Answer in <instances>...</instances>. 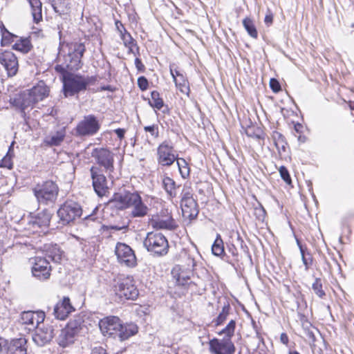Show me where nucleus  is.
Listing matches in <instances>:
<instances>
[{
    "label": "nucleus",
    "mask_w": 354,
    "mask_h": 354,
    "mask_svg": "<svg viewBox=\"0 0 354 354\" xmlns=\"http://www.w3.org/2000/svg\"><path fill=\"white\" fill-rule=\"evenodd\" d=\"M91 156L96 163L104 168L106 173L111 175L115 169L114 153L106 148H95L93 149Z\"/></svg>",
    "instance_id": "1a4fd4ad"
},
{
    "label": "nucleus",
    "mask_w": 354,
    "mask_h": 354,
    "mask_svg": "<svg viewBox=\"0 0 354 354\" xmlns=\"http://www.w3.org/2000/svg\"><path fill=\"white\" fill-rule=\"evenodd\" d=\"M100 124L94 115H88L84 117L76 127V133L80 136H90L97 133Z\"/></svg>",
    "instance_id": "9b49d317"
},
{
    "label": "nucleus",
    "mask_w": 354,
    "mask_h": 354,
    "mask_svg": "<svg viewBox=\"0 0 354 354\" xmlns=\"http://www.w3.org/2000/svg\"><path fill=\"white\" fill-rule=\"evenodd\" d=\"M66 136V128H59L55 132H52L44 139V143L49 147L59 146Z\"/></svg>",
    "instance_id": "bb28decb"
},
{
    "label": "nucleus",
    "mask_w": 354,
    "mask_h": 354,
    "mask_svg": "<svg viewBox=\"0 0 354 354\" xmlns=\"http://www.w3.org/2000/svg\"><path fill=\"white\" fill-rule=\"evenodd\" d=\"M114 291L120 299L124 300H136L139 295L135 281L130 276L120 279L114 285Z\"/></svg>",
    "instance_id": "0eeeda50"
},
{
    "label": "nucleus",
    "mask_w": 354,
    "mask_h": 354,
    "mask_svg": "<svg viewBox=\"0 0 354 354\" xmlns=\"http://www.w3.org/2000/svg\"><path fill=\"white\" fill-rule=\"evenodd\" d=\"M270 87L274 93H277L281 89V85H280L279 81L274 78L270 79Z\"/></svg>",
    "instance_id": "5fc2aeb1"
},
{
    "label": "nucleus",
    "mask_w": 354,
    "mask_h": 354,
    "mask_svg": "<svg viewBox=\"0 0 354 354\" xmlns=\"http://www.w3.org/2000/svg\"><path fill=\"white\" fill-rule=\"evenodd\" d=\"M27 340L25 337L12 339L6 342V354H27Z\"/></svg>",
    "instance_id": "5701e85b"
},
{
    "label": "nucleus",
    "mask_w": 354,
    "mask_h": 354,
    "mask_svg": "<svg viewBox=\"0 0 354 354\" xmlns=\"http://www.w3.org/2000/svg\"><path fill=\"white\" fill-rule=\"evenodd\" d=\"M0 64L6 71L8 77H13L17 73L19 69L18 59L12 52H1Z\"/></svg>",
    "instance_id": "f3484780"
},
{
    "label": "nucleus",
    "mask_w": 354,
    "mask_h": 354,
    "mask_svg": "<svg viewBox=\"0 0 354 354\" xmlns=\"http://www.w3.org/2000/svg\"><path fill=\"white\" fill-rule=\"evenodd\" d=\"M115 26L117 31L119 32L120 35L122 34L127 32L126 28H124V25L120 20H115Z\"/></svg>",
    "instance_id": "6e6d98bb"
},
{
    "label": "nucleus",
    "mask_w": 354,
    "mask_h": 354,
    "mask_svg": "<svg viewBox=\"0 0 354 354\" xmlns=\"http://www.w3.org/2000/svg\"><path fill=\"white\" fill-rule=\"evenodd\" d=\"M90 173L95 192L100 197L105 196L109 189L106 176L102 174L100 168L95 166L91 167Z\"/></svg>",
    "instance_id": "ddd939ff"
},
{
    "label": "nucleus",
    "mask_w": 354,
    "mask_h": 354,
    "mask_svg": "<svg viewBox=\"0 0 354 354\" xmlns=\"http://www.w3.org/2000/svg\"><path fill=\"white\" fill-rule=\"evenodd\" d=\"M312 289L318 297L323 299L326 296V292L323 290V285L320 278H316L315 279L312 285Z\"/></svg>",
    "instance_id": "79ce46f5"
},
{
    "label": "nucleus",
    "mask_w": 354,
    "mask_h": 354,
    "mask_svg": "<svg viewBox=\"0 0 354 354\" xmlns=\"http://www.w3.org/2000/svg\"><path fill=\"white\" fill-rule=\"evenodd\" d=\"M176 159L177 157L174 153L172 146L166 142L161 143L158 146L157 149V161L159 165L164 167H169Z\"/></svg>",
    "instance_id": "2eb2a0df"
},
{
    "label": "nucleus",
    "mask_w": 354,
    "mask_h": 354,
    "mask_svg": "<svg viewBox=\"0 0 354 354\" xmlns=\"http://www.w3.org/2000/svg\"><path fill=\"white\" fill-rule=\"evenodd\" d=\"M75 334L71 332L66 327L61 330L58 337V344L59 346L65 348L74 342Z\"/></svg>",
    "instance_id": "7c9ffc66"
},
{
    "label": "nucleus",
    "mask_w": 354,
    "mask_h": 354,
    "mask_svg": "<svg viewBox=\"0 0 354 354\" xmlns=\"http://www.w3.org/2000/svg\"><path fill=\"white\" fill-rule=\"evenodd\" d=\"M13 145L14 142H12L10 145L6 155L1 159L0 162L1 167H5L8 169L12 168L13 164L12 161V158L13 156Z\"/></svg>",
    "instance_id": "ea45409f"
},
{
    "label": "nucleus",
    "mask_w": 354,
    "mask_h": 354,
    "mask_svg": "<svg viewBox=\"0 0 354 354\" xmlns=\"http://www.w3.org/2000/svg\"><path fill=\"white\" fill-rule=\"evenodd\" d=\"M90 354H108L106 349L102 346L94 347Z\"/></svg>",
    "instance_id": "13d9d810"
},
{
    "label": "nucleus",
    "mask_w": 354,
    "mask_h": 354,
    "mask_svg": "<svg viewBox=\"0 0 354 354\" xmlns=\"http://www.w3.org/2000/svg\"><path fill=\"white\" fill-rule=\"evenodd\" d=\"M170 73L172 76V78L174 80V82H175V84L176 87L179 89V91L186 94L187 95H189L190 89H189V85L188 81L185 78L183 75H180V77H176L174 75V72L172 68H170Z\"/></svg>",
    "instance_id": "2f4dec72"
},
{
    "label": "nucleus",
    "mask_w": 354,
    "mask_h": 354,
    "mask_svg": "<svg viewBox=\"0 0 354 354\" xmlns=\"http://www.w3.org/2000/svg\"><path fill=\"white\" fill-rule=\"evenodd\" d=\"M232 308L229 302H225L222 308L221 312L218 314L217 317L214 320L216 326L222 325L227 319Z\"/></svg>",
    "instance_id": "f704fd0d"
},
{
    "label": "nucleus",
    "mask_w": 354,
    "mask_h": 354,
    "mask_svg": "<svg viewBox=\"0 0 354 354\" xmlns=\"http://www.w3.org/2000/svg\"><path fill=\"white\" fill-rule=\"evenodd\" d=\"M114 131H115V134L117 135V136L120 140L122 139L124 137L125 129H121V128H118V129H115Z\"/></svg>",
    "instance_id": "0e129e2a"
},
{
    "label": "nucleus",
    "mask_w": 354,
    "mask_h": 354,
    "mask_svg": "<svg viewBox=\"0 0 354 354\" xmlns=\"http://www.w3.org/2000/svg\"><path fill=\"white\" fill-rule=\"evenodd\" d=\"M190 273L186 272L179 266H176L171 270V274L178 286L186 287L192 282L190 281Z\"/></svg>",
    "instance_id": "a878e982"
},
{
    "label": "nucleus",
    "mask_w": 354,
    "mask_h": 354,
    "mask_svg": "<svg viewBox=\"0 0 354 354\" xmlns=\"http://www.w3.org/2000/svg\"><path fill=\"white\" fill-rule=\"evenodd\" d=\"M193 195H194V194H193L192 188L187 185H184L183 188L181 192L180 201H185L194 199Z\"/></svg>",
    "instance_id": "49530a36"
},
{
    "label": "nucleus",
    "mask_w": 354,
    "mask_h": 354,
    "mask_svg": "<svg viewBox=\"0 0 354 354\" xmlns=\"http://www.w3.org/2000/svg\"><path fill=\"white\" fill-rule=\"evenodd\" d=\"M32 47V46L28 37H20L12 46V49L26 54L31 50Z\"/></svg>",
    "instance_id": "473e14b6"
},
{
    "label": "nucleus",
    "mask_w": 354,
    "mask_h": 354,
    "mask_svg": "<svg viewBox=\"0 0 354 354\" xmlns=\"http://www.w3.org/2000/svg\"><path fill=\"white\" fill-rule=\"evenodd\" d=\"M280 341L283 344L288 345L289 342V338L286 333H282L280 335Z\"/></svg>",
    "instance_id": "052dcab7"
},
{
    "label": "nucleus",
    "mask_w": 354,
    "mask_h": 354,
    "mask_svg": "<svg viewBox=\"0 0 354 354\" xmlns=\"http://www.w3.org/2000/svg\"><path fill=\"white\" fill-rule=\"evenodd\" d=\"M74 310L75 308L71 305L69 297H64L61 301L54 306L53 315L56 319L64 320Z\"/></svg>",
    "instance_id": "412c9836"
},
{
    "label": "nucleus",
    "mask_w": 354,
    "mask_h": 354,
    "mask_svg": "<svg viewBox=\"0 0 354 354\" xmlns=\"http://www.w3.org/2000/svg\"><path fill=\"white\" fill-rule=\"evenodd\" d=\"M254 214L257 219L261 221H263L266 217V212L263 207L260 204L259 207L254 209Z\"/></svg>",
    "instance_id": "8fccbe9b"
},
{
    "label": "nucleus",
    "mask_w": 354,
    "mask_h": 354,
    "mask_svg": "<svg viewBox=\"0 0 354 354\" xmlns=\"http://www.w3.org/2000/svg\"><path fill=\"white\" fill-rule=\"evenodd\" d=\"M115 253L120 264L129 268H133L137 265L134 251L127 244L120 242L117 243Z\"/></svg>",
    "instance_id": "9d476101"
},
{
    "label": "nucleus",
    "mask_w": 354,
    "mask_h": 354,
    "mask_svg": "<svg viewBox=\"0 0 354 354\" xmlns=\"http://www.w3.org/2000/svg\"><path fill=\"white\" fill-rule=\"evenodd\" d=\"M85 50V46L82 43H71L68 46V52L64 57V63L57 64L55 67V71L61 75L62 82L67 74H72L71 71H77L82 68V58Z\"/></svg>",
    "instance_id": "f257e3e1"
},
{
    "label": "nucleus",
    "mask_w": 354,
    "mask_h": 354,
    "mask_svg": "<svg viewBox=\"0 0 354 354\" xmlns=\"http://www.w3.org/2000/svg\"><path fill=\"white\" fill-rule=\"evenodd\" d=\"M102 228L104 231H121L123 230L125 232L128 229V225H102Z\"/></svg>",
    "instance_id": "3c124183"
},
{
    "label": "nucleus",
    "mask_w": 354,
    "mask_h": 354,
    "mask_svg": "<svg viewBox=\"0 0 354 354\" xmlns=\"http://www.w3.org/2000/svg\"><path fill=\"white\" fill-rule=\"evenodd\" d=\"M30 8L33 21L35 24L42 20V3L40 0H28Z\"/></svg>",
    "instance_id": "c756f323"
},
{
    "label": "nucleus",
    "mask_w": 354,
    "mask_h": 354,
    "mask_svg": "<svg viewBox=\"0 0 354 354\" xmlns=\"http://www.w3.org/2000/svg\"><path fill=\"white\" fill-rule=\"evenodd\" d=\"M46 96L45 88L35 86L30 90L19 93L13 98L12 103L21 109L22 116L25 117V110L28 107H32L35 103L41 101Z\"/></svg>",
    "instance_id": "20e7f679"
},
{
    "label": "nucleus",
    "mask_w": 354,
    "mask_h": 354,
    "mask_svg": "<svg viewBox=\"0 0 354 354\" xmlns=\"http://www.w3.org/2000/svg\"><path fill=\"white\" fill-rule=\"evenodd\" d=\"M138 86L142 91L147 90L149 86L147 79L144 76L139 77L138 78Z\"/></svg>",
    "instance_id": "864d4df0"
},
{
    "label": "nucleus",
    "mask_w": 354,
    "mask_h": 354,
    "mask_svg": "<svg viewBox=\"0 0 354 354\" xmlns=\"http://www.w3.org/2000/svg\"><path fill=\"white\" fill-rule=\"evenodd\" d=\"M302 262L305 266V270L307 271L313 265V259L312 254L307 250L300 252Z\"/></svg>",
    "instance_id": "c03bdc74"
},
{
    "label": "nucleus",
    "mask_w": 354,
    "mask_h": 354,
    "mask_svg": "<svg viewBox=\"0 0 354 354\" xmlns=\"http://www.w3.org/2000/svg\"><path fill=\"white\" fill-rule=\"evenodd\" d=\"M236 328V321L231 319L227 326L218 332L219 335H224L223 339L213 338L209 342V351L214 354H234L235 346L232 341Z\"/></svg>",
    "instance_id": "f03ea898"
},
{
    "label": "nucleus",
    "mask_w": 354,
    "mask_h": 354,
    "mask_svg": "<svg viewBox=\"0 0 354 354\" xmlns=\"http://www.w3.org/2000/svg\"><path fill=\"white\" fill-rule=\"evenodd\" d=\"M33 311H24L21 314V322L23 324L29 326V330L36 328Z\"/></svg>",
    "instance_id": "58836bf2"
},
{
    "label": "nucleus",
    "mask_w": 354,
    "mask_h": 354,
    "mask_svg": "<svg viewBox=\"0 0 354 354\" xmlns=\"http://www.w3.org/2000/svg\"><path fill=\"white\" fill-rule=\"evenodd\" d=\"M84 321L82 319V317L77 316L75 317L74 319H71L67 325L66 326V328H68V330L71 332L74 333L75 335H77L80 331L82 329Z\"/></svg>",
    "instance_id": "72a5a7b5"
},
{
    "label": "nucleus",
    "mask_w": 354,
    "mask_h": 354,
    "mask_svg": "<svg viewBox=\"0 0 354 354\" xmlns=\"http://www.w3.org/2000/svg\"><path fill=\"white\" fill-rule=\"evenodd\" d=\"M274 142L276 143L281 142V140H285V138L281 133L275 132L274 134Z\"/></svg>",
    "instance_id": "e2e57ef3"
},
{
    "label": "nucleus",
    "mask_w": 354,
    "mask_h": 354,
    "mask_svg": "<svg viewBox=\"0 0 354 354\" xmlns=\"http://www.w3.org/2000/svg\"><path fill=\"white\" fill-rule=\"evenodd\" d=\"M121 319L116 316H108L101 319L99 328L104 336L117 339V332L120 326Z\"/></svg>",
    "instance_id": "4468645a"
},
{
    "label": "nucleus",
    "mask_w": 354,
    "mask_h": 354,
    "mask_svg": "<svg viewBox=\"0 0 354 354\" xmlns=\"http://www.w3.org/2000/svg\"><path fill=\"white\" fill-rule=\"evenodd\" d=\"M96 219H97V217L93 214L86 215L84 218V221L86 223V225H88L89 221L94 222Z\"/></svg>",
    "instance_id": "680f3d73"
},
{
    "label": "nucleus",
    "mask_w": 354,
    "mask_h": 354,
    "mask_svg": "<svg viewBox=\"0 0 354 354\" xmlns=\"http://www.w3.org/2000/svg\"><path fill=\"white\" fill-rule=\"evenodd\" d=\"M132 203L131 207L132 210L131 215L132 217H143L147 214L148 207L142 203L140 196L137 193V198Z\"/></svg>",
    "instance_id": "cd10ccee"
},
{
    "label": "nucleus",
    "mask_w": 354,
    "mask_h": 354,
    "mask_svg": "<svg viewBox=\"0 0 354 354\" xmlns=\"http://www.w3.org/2000/svg\"><path fill=\"white\" fill-rule=\"evenodd\" d=\"M149 225L156 230H174L178 227L171 216H153L149 220Z\"/></svg>",
    "instance_id": "6ab92c4d"
},
{
    "label": "nucleus",
    "mask_w": 354,
    "mask_h": 354,
    "mask_svg": "<svg viewBox=\"0 0 354 354\" xmlns=\"http://www.w3.org/2000/svg\"><path fill=\"white\" fill-rule=\"evenodd\" d=\"M36 330L32 335V341L38 346H44L48 344L53 338L54 328L53 326L48 324H43L41 326L35 328Z\"/></svg>",
    "instance_id": "dca6fc26"
},
{
    "label": "nucleus",
    "mask_w": 354,
    "mask_h": 354,
    "mask_svg": "<svg viewBox=\"0 0 354 354\" xmlns=\"http://www.w3.org/2000/svg\"><path fill=\"white\" fill-rule=\"evenodd\" d=\"M57 216L62 225H68L82 214L81 205L72 200L66 201L57 210Z\"/></svg>",
    "instance_id": "6e6552de"
},
{
    "label": "nucleus",
    "mask_w": 354,
    "mask_h": 354,
    "mask_svg": "<svg viewBox=\"0 0 354 354\" xmlns=\"http://www.w3.org/2000/svg\"><path fill=\"white\" fill-rule=\"evenodd\" d=\"M138 330V328L136 324L132 322L124 324L121 320L120 326L118 327V331L117 332V338L120 341H124L136 335Z\"/></svg>",
    "instance_id": "b1692460"
},
{
    "label": "nucleus",
    "mask_w": 354,
    "mask_h": 354,
    "mask_svg": "<svg viewBox=\"0 0 354 354\" xmlns=\"http://www.w3.org/2000/svg\"><path fill=\"white\" fill-rule=\"evenodd\" d=\"M287 145V143L286 142L285 140H281V142H276V147L277 149H278L279 152L281 153V151H286V145Z\"/></svg>",
    "instance_id": "bf43d9fd"
},
{
    "label": "nucleus",
    "mask_w": 354,
    "mask_h": 354,
    "mask_svg": "<svg viewBox=\"0 0 354 354\" xmlns=\"http://www.w3.org/2000/svg\"><path fill=\"white\" fill-rule=\"evenodd\" d=\"M17 39L18 36L9 32H6L1 36V46H7L14 41V39Z\"/></svg>",
    "instance_id": "a18cd8bd"
},
{
    "label": "nucleus",
    "mask_w": 354,
    "mask_h": 354,
    "mask_svg": "<svg viewBox=\"0 0 354 354\" xmlns=\"http://www.w3.org/2000/svg\"><path fill=\"white\" fill-rule=\"evenodd\" d=\"M176 160L179 172L182 178H186L189 175V167L188 166V164L183 158H178Z\"/></svg>",
    "instance_id": "37998d69"
},
{
    "label": "nucleus",
    "mask_w": 354,
    "mask_h": 354,
    "mask_svg": "<svg viewBox=\"0 0 354 354\" xmlns=\"http://www.w3.org/2000/svg\"><path fill=\"white\" fill-rule=\"evenodd\" d=\"M52 214L48 209H44L35 215H31L28 224L32 230L37 231L40 228H47L50 224Z\"/></svg>",
    "instance_id": "a211bd4d"
},
{
    "label": "nucleus",
    "mask_w": 354,
    "mask_h": 354,
    "mask_svg": "<svg viewBox=\"0 0 354 354\" xmlns=\"http://www.w3.org/2000/svg\"><path fill=\"white\" fill-rule=\"evenodd\" d=\"M252 128H250L248 130H247L246 133H247V135L248 136H250V137H254V138H257L258 139H261L262 138V136L261 135V130L259 128H257V133L252 132Z\"/></svg>",
    "instance_id": "4d7b16f0"
},
{
    "label": "nucleus",
    "mask_w": 354,
    "mask_h": 354,
    "mask_svg": "<svg viewBox=\"0 0 354 354\" xmlns=\"http://www.w3.org/2000/svg\"><path fill=\"white\" fill-rule=\"evenodd\" d=\"M32 192L39 205H53L57 201L59 187L55 182L48 180L35 185Z\"/></svg>",
    "instance_id": "39448f33"
},
{
    "label": "nucleus",
    "mask_w": 354,
    "mask_h": 354,
    "mask_svg": "<svg viewBox=\"0 0 354 354\" xmlns=\"http://www.w3.org/2000/svg\"><path fill=\"white\" fill-rule=\"evenodd\" d=\"M144 131L149 133L154 138H157L159 136V129L158 124L145 126L144 127Z\"/></svg>",
    "instance_id": "09e8293b"
},
{
    "label": "nucleus",
    "mask_w": 354,
    "mask_h": 354,
    "mask_svg": "<svg viewBox=\"0 0 354 354\" xmlns=\"http://www.w3.org/2000/svg\"><path fill=\"white\" fill-rule=\"evenodd\" d=\"M237 241L240 243L241 248L245 251V249H248L247 246L245 245H243V241L241 238L240 235L238 234Z\"/></svg>",
    "instance_id": "338daca9"
},
{
    "label": "nucleus",
    "mask_w": 354,
    "mask_h": 354,
    "mask_svg": "<svg viewBox=\"0 0 354 354\" xmlns=\"http://www.w3.org/2000/svg\"><path fill=\"white\" fill-rule=\"evenodd\" d=\"M63 251L60 249L57 244H47L44 246V257L50 261H53L55 263H59L62 257Z\"/></svg>",
    "instance_id": "393cba45"
},
{
    "label": "nucleus",
    "mask_w": 354,
    "mask_h": 354,
    "mask_svg": "<svg viewBox=\"0 0 354 354\" xmlns=\"http://www.w3.org/2000/svg\"><path fill=\"white\" fill-rule=\"evenodd\" d=\"M212 254L217 257H221L225 253L223 241L219 234H217L216 238L212 245Z\"/></svg>",
    "instance_id": "4c0bfd02"
},
{
    "label": "nucleus",
    "mask_w": 354,
    "mask_h": 354,
    "mask_svg": "<svg viewBox=\"0 0 354 354\" xmlns=\"http://www.w3.org/2000/svg\"><path fill=\"white\" fill-rule=\"evenodd\" d=\"M187 260L189 261V263H187V266H189L190 264L192 265V268L194 269L196 266V261L193 258H191L190 257H188Z\"/></svg>",
    "instance_id": "774afa93"
},
{
    "label": "nucleus",
    "mask_w": 354,
    "mask_h": 354,
    "mask_svg": "<svg viewBox=\"0 0 354 354\" xmlns=\"http://www.w3.org/2000/svg\"><path fill=\"white\" fill-rule=\"evenodd\" d=\"M135 64L138 71H142L145 68V66L142 64L141 60L139 58H136Z\"/></svg>",
    "instance_id": "69168bd1"
},
{
    "label": "nucleus",
    "mask_w": 354,
    "mask_h": 354,
    "mask_svg": "<svg viewBox=\"0 0 354 354\" xmlns=\"http://www.w3.org/2000/svg\"><path fill=\"white\" fill-rule=\"evenodd\" d=\"M31 269L32 276L39 281H45L50 278L51 266L46 257H35Z\"/></svg>",
    "instance_id": "f8f14e48"
},
{
    "label": "nucleus",
    "mask_w": 354,
    "mask_h": 354,
    "mask_svg": "<svg viewBox=\"0 0 354 354\" xmlns=\"http://www.w3.org/2000/svg\"><path fill=\"white\" fill-rule=\"evenodd\" d=\"M180 207L183 217L190 221L195 219L199 213L198 203L195 198L180 201Z\"/></svg>",
    "instance_id": "4be33fe9"
},
{
    "label": "nucleus",
    "mask_w": 354,
    "mask_h": 354,
    "mask_svg": "<svg viewBox=\"0 0 354 354\" xmlns=\"http://www.w3.org/2000/svg\"><path fill=\"white\" fill-rule=\"evenodd\" d=\"M151 99L149 100V103L151 106L160 110L164 106V102L161 97H160V94L158 91H153L151 93Z\"/></svg>",
    "instance_id": "a19ab883"
},
{
    "label": "nucleus",
    "mask_w": 354,
    "mask_h": 354,
    "mask_svg": "<svg viewBox=\"0 0 354 354\" xmlns=\"http://www.w3.org/2000/svg\"><path fill=\"white\" fill-rule=\"evenodd\" d=\"M137 198V193L124 192L116 193L113 195L111 203L119 209H124L131 207L132 203Z\"/></svg>",
    "instance_id": "aec40b11"
},
{
    "label": "nucleus",
    "mask_w": 354,
    "mask_h": 354,
    "mask_svg": "<svg viewBox=\"0 0 354 354\" xmlns=\"http://www.w3.org/2000/svg\"><path fill=\"white\" fill-rule=\"evenodd\" d=\"M120 37L124 46L129 49V53H133V48L134 46L137 47V49H138L136 40L128 31L122 34Z\"/></svg>",
    "instance_id": "c9c22d12"
},
{
    "label": "nucleus",
    "mask_w": 354,
    "mask_h": 354,
    "mask_svg": "<svg viewBox=\"0 0 354 354\" xmlns=\"http://www.w3.org/2000/svg\"><path fill=\"white\" fill-rule=\"evenodd\" d=\"M243 26L248 35L252 38H257L258 32L253 20L250 17H245L243 20Z\"/></svg>",
    "instance_id": "e433bc0d"
},
{
    "label": "nucleus",
    "mask_w": 354,
    "mask_h": 354,
    "mask_svg": "<svg viewBox=\"0 0 354 354\" xmlns=\"http://www.w3.org/2000/svg\"><path fill=\"white\" fill-rule=\"evenodd\" d=\"M93 77L85 76L80 74H67L62 82V93L65 97L77 95L80 93L85 91Z\"/></svg>",
    "instance_id": "7ed1b4c3"
},
{
    "label": "nucleus",
    "mask_w": 354,
    "mask_h": 354,
    "mask_svg": "<svg viewBox=\"0 0 354 354\" xmlns=\"http://www.w3.org/2000/svg\"><path fill=\"white\" fill-rule=\"evenodd\" d=\"M162 187L165 190L168 197L170 199L176 198L177 196V188L179 187L176 185L174 180L169 176H164L162 179Z\"/></svg>",
    "instance_id": "c85d7f7f"
},
{
    "label": "nucleus",
    "mask_w": 354,
    "mask_h": 354,
    "mask_svg": "<svg viewBox=\"0 0 354 354\" xmlns=\"http://www.w3.org/2000/svg\"><path fill=\"white\" fill-rule=\"evenodd\" d=\"M146 250L153 257H162L169 251V243L167 238L162 233L150 232L143 241Z\"/></svg>",
    "instance_id": "423d86ee"
},
{
    "label": "nucleus",
    "mask_w": 354,
    "mask_h": 354,
    "mask_svg": "<svg viewBox=\"0 0 354 354\" xmlns=\"http://www.w3.org/2000/svg\"><path fill=\"white\" fill-rule=\"evenodd\" d=\"M279 171L281 178L288 184L290 185L292 183L291 177L289 171L285 166H281L279 169Z\"/></svg>",
    "instance_id": "de8ad7c7"
},
{
    "label": "nucleus",
    "mask_w": 354,
    "mask_h": 354,
    "mask_svg": "<svg viewBox=\"0 0 354 354\" xmlns=\"http://www.w3.org/2000/svg\"><path fill=\"white\" fill-rule=\"evenodd\" d=\"M34 318L36 327L39 326V324L43 323L45 319V314L42 311L34 312Z\"/></svg>",
    "instance_id": "603ef678"
}]
</instances>
